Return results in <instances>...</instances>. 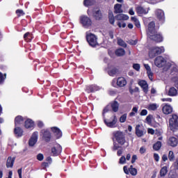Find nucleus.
<instances>
[{
    "mask_svg": "<svg viewBox=\"0 0 178 178\" xmlns=\"http://www.w3.org/2000/svg\"><path fill=\"white\" fill-rule=\"evenodd\" d=\"M86 41L92 48L99 47V43H98V37L93 33L86 32Z\"/></svg>",
    "mask_w": 178,
    "mask_h": 178,
    "instance_id": "obj_1",
    "label": "nucleus"
},
{
    "mask_svg": "<svg viewBox=\"0 0 178 178\" xmlns=\"http://www.w3.org/2000/svg\"><path fill=\"white\" fill-rule=\"evenodd\" d=\"M165 52V48L163 47H152L149 49V56L152 59L155 58L157 55H161Z\"/></svg>",
    "mask_w": 178,
    "mask_h": 178,
    "instance_id": "obj_2",
    "label": "nucleus"
},
{
    "mask_svg": "<svg viewBox=\"0 0 178 178\" xmlns=\"http://www.w3.org/2000/svg\"><path fill=\"white\" fill-rule=\"evenodd\" d=\"M169 128L172 131H176L178 130V116L172 115V118L169 120Z\"/></svg>",
    "mask_w": 178,
    "mask_h": 178,
    "instance_id": "obj_3",
    "label": "nucleus"
},
{
    "mask_svg": "<svg viewBox=\"0 0 178 178\" xmlns=\"http://www.w3.org/2000/svg\"><path fill=\"white\" fill-rule=\"evenodd\" d=\"M168 67H171L170 77L172 79V81H176L178 80V69L175 65H170V63H167Z\"/></svg>",
    "mask_w": 178,
    "mask_h": 178,
    "instance_id": "obj_4",
    "label": "nucleus"
},
{
    "mask_svg": "<svg viewBox=\"0 0 178 178\" xmlns=\"http://www.w3.org/2000/svg\"><path fill=\"white\" fill-rule=\"evenodd\" d=\"M114 136L118 144H120V145H124V143H126V139L124 138V134L121 131H117L114 133Z\"/></svg>",
    "mask_w": 178,
    "mask_h": 178,
    "instance_id": "obj_5",
    "label": "nucleus"
},
{
    "mask_svg": "<svg viewBox=\"0 0 178 178\" xmlns=\"http://www.w3.org/2000/svg\"><path fill=\"white\" fill-rule=\"evenodd\" d=\"M80 23L82 24L85 29H88L92 24L91 19L87 16H81L80 17Z\"/></svg>",
    "mask_w": 178,
    "mask_h": 178,
    "instance_id": "obj_6",
    "label": "nucleus"
},
{
    "mask_svg": "<svg viewBox=\"0 0 178 178\" xmlns=\"http://www.w3.org/2000/svg\"><path fill=\"white\" fill-rule=\"evenodd\" d=\"M155 32H156V29H155V22H151L147 26V37H154V34H155Z\"/></svg>",
    "mask_w": 178,
    "mask_h": 178,
    "instance_id": "obj_7",
    "label": "nucleus"
},
{
    "mask_svg": "<svg viewBox=\"0 0 178 178\" xmlns=\"http://www.w3.org/2000/svg\"><path fill=\"white\" fill-rule=\"evenodd\" d=\"M40 137L44 140V141H46V143H49L51 141V132L48 131L47 129H42L40 131Z\"/></svg>",
    "mask_w": 178,
    "mask_h": 178,
    "instance_id": "obj_8",
    "label": "nucleus"
},
{
    "mask_svg": "<svg viewBox=\"0 0 178 178\" xmlns=\"http://www.w3.org/2000/svg\"><path fill=\"white\" fill-rule=\"evenodd\" d=\"M154 65L157 67H163L166 65V60L163 56H157L154 60Z\"/></svg>",
    "mask_w": 178,
    "mask_h": 178,
    "instance_id": "obj_9",
    "label": "nucleus"
},
{
    "mask_svg": "<svg viewBox=\"0 0 178 178\" xmlns=\"http://www.w3.org/2000/svg\"><path fill=\"white\" fill-rule=\"evenodd\" d=\"M147 133V131H145V129L144 128V126L141 124H138L136 127V134L138 137H143L144 134Z\"/></svg>",
    "mask_w": 178,
    "mask_h": 178,
    "instance_id": "obj_10",
    "label": "nucleus"
},
{
    "mask_svg": "<svg viewBox=\"0 0 178 178\" xmlns=\"http://www.w3.org/2000/svg\"><path fill=\"white\" fill-rule=\"evenodd\" d=\"M147 37L156 42H162V41H163V37H162V35H161V33H158L156 31L154 32V34H153V36Z\"/></svg>",
    "mask_w": 178,
    "mask_h": 178,
    "instance_id": "obj_11",
    "label": "nucleus"
},
{
    "mask_svg": "<svg viewBox=\"0 0 178 178\" xmlns=\"http://www.w3.org/2000/svg\"><path fill=\"white\" fill-rule=\"evenodd\" d=\"M112 121H106V120H104V123L106 125L107 127L114 128L116 127V123H118V118H116V116H113L111 118Z\"/></svg>",
    "mask_w": 178,
    "mask_h": 178,
    "instance_id": "obj_12",
    "label": "nucleus"
},
{
    "mask_svg": "<svg viewBox=\"0 0 178 178\" xmlns=\"http://www.w3.org/2000/svg\"><path fill=\"white\" fill-rule=\"evenodd\" d=\"M38 140V133L34 132L31 136V138L29 139V144L30 147H34L35 144L37 143V141Z\"/></svg>",
    "mask_w": 178,
    "mask_h": 178,
    "instance_id": "obj_13",
    "label": "nucleus"
},
{
    "mask_svg": "<svg viewBox=\"0 0 178 178\" xmlns=\"http://www.w3.org/2000/svg\"><path fill=\"white\" fill-rule=\"evenodd\" d=\"M162 111L164 115H170L173 112V108L169 104H165L162 107Z\"/></svg>",
    "mask_w": 178,
    "mask_h": 178,
    "instance_id": "obj_14",
    "label": "nucleus"
},
{
    "mask_svg": "<svg viewBox=\"0 0 178 178\" xmlns=\"http://www.w3.org/2000/svg\"><path fill=\"white\" fill-rule=\"evenodd\" d=\"M62 152V146L59 144L55 145V146L51 149V153L53 155L58 156Z\"/></svg>",
    "mask_w": 178,
    "mask_h": 178,
    "instance_id": "obj_15",
    "label": "nucleus"
},
{
    "mask_svg": "<svg viewBox=\"0 0 178 178\" xmlns=\"http://www.w3.org/2000/svg\"><path fill=\"white\" fill-rule=\"evenodd\" d=\"M127 84V81L124 77H119L116 80V86L118 87H124Z\"/></svg>",
    "mask_w": 178,
    "mask_h": 178,
    "instance_id": "obj_16",
    "label": "nucleus"
},
{
    "mask_svg": "<svg viewBox=\"0 0 178 178\" xmlns=\"http://www.w3.org/2000/svg\"><path fill=\"white\" fill-rule=\"evenodd\" d=\"M138 86L141 87L143 89V91L145 92V94L148 93V83H147V81L144 80H141L138 81Z\"/></svg>",
    "mask_w": 178,
    "mask_h": 178,
    "instance_id": "obj_17",
    "label": "nucleus"
},
{
    "mask_svg": "<svg viewBox=\"0 0 178 178\" xmlns=\"http://www.w3.org/2000/svg\"><path fill=\"white\" fill-rule=\"evenodd\" d=\"M99 90H101V88L99 86H97V85H92L86 86V92H95V91H99Z\"/></svg>",
    "mask_w": 178,
    "mask_h": 178,
    "instance_id": "obj_18",
    "label": "nucleus"
},
{
    "mask_svg": "<svg viewBox=\"0 0 178 178\" xmlns=\"http://www.w3.org/2000/svg\"><path fill=\"white\" fill-rule=\"evenodd\" d=\"M156 16L157 19H159V20H160L161 22H164L165 13L163 12V10H162L161 9L156 10Z\"/></svg>",
    "mask_w": 178,
    "mask_h": 178,
    "instance_id": "obj_19",
    "label": "nucleus"
},
{
    "mask_svg": "<svg viewBox=\"0 0 178 178\" xmlns=\"http://www.w3.org/2000/svg\"><path fill=\"white\" fill-rule=\"evenodd\" d=\"M51 131L54 133L56 138H60V137H62V131H60L58 127H52Z\"/></svg>",
    "mask_w": 178,
    "mask_h": 178,
    "instance_id": "obj_20",
    "label": "nucleus"
},
{
    "mask_svg": "<svg viewBox=\"0 0 178 178\" xmlns=\"http://www.w3.org/2000/svg\"><path fill=\"white\" fill-rule=\"evenodd\" d=\"M168 144L170 147H176L178 144V139L176 137H170L168 139Z\"/></svg>",
    "mask_w": 178,
    "mask_h": 178,
    "instance_id": "obj_21",
    "label": "nucleus"
},
{
    "mask_svg": "<svg viewBox=\"0 0 178 178\" xmlns=\"http://www.w3.org/2000/svg\"><path fill=\"white\" fill-rule=\"evenodd\" d=\"M144 67L147 70V76H148L149 80H151V81H152V80H153L152 76H154V73H152V71H151V67H149V65L148 64H144Z\"/></svg>",
    "mask_w": 178,
    "mask_h": 178,
    "instance_id": "obj_22",
    "label": "nucleus"
},
{
    "mask_svg": "<svg viewBox=\"0 0 178 178\" xmlns=\"http://www.w3.org/2000/svg\"><path fill=\"white\" fill-rule=\"evenodd\" d=\"M136 12L138 15H147L148 13V9H145L143 7H136Z\"/></svg>",
    "mask_w": 178,
    "mask_h": 178,
    "instance_id": "obj_23",
    "label": "nucleus"
},
{
    "mask_svg": "<svg viewBox=\"0 0 178 178\" xmlns=\"http://www.w3.org/2000/svg\"><path fill=\"white\" fill-rule=\"evenodd\" d=\"M24 120H23V117L18 115L15 118V127L19 126V124H23L24 122Z\"/></svg>",
    "mask_w": 178,
    "mask_h": 178,
    "instance_id": "obj_24",
    "label": "nucleus"
},
{
    "mask_svg": "<svg viewBox=\"0 0 178 178\" xmlns=\"http://www.w3.org/2000/svg\"><path fill=\"white\" fill-rule=\"evenodd\" d=\"M93 16L96 20H100V19H102V13L100 10H95L93 13Z\"/></svg>",
    "mask_w": 178,
    "mask_h": 178,
    "instance_id": "obj_25",
    "label": "nucleus"
},
{
    "mask_svg": "<svg viewBox=\"0 0 178 178\" xmlns=\"http://www.w3.org/2000/svg\"><path fill=\"white\" fill-rule=\"evenodd\" d=\"M159 108V104L156 103L149 104L147 106L148 111H156Z\"/></svg>",
    "mask_w": 178,
    "mask_h": 178,
    "instance_id": "obj_26",
    "label": "nucleus"
},
{
    "mask_svg": "<svg viewBox=\"0 0 178 178\" xmlns=\"http://www.w3.org/2000/svg\"><path fill=\"white\" fill-rule=\"evenodd\" d=\"M25 127L26 129H32L34 127V122L31 119H28L25 121Z\"/></svg>",
    "mask_w": 178,
    "mask_h": 178,
    "instance_id": "obj_27",
    "label": "nucleus"
},
{
    "mask_svg": "<svg viewBox=\"0 0 178 178\" xmlns=\"http://www.w3.org/2000/svg\"><path fill=\"white\" fill-rule=\"evenodd\" d=\"M14 133L16 137H22V136H23V130L17 127H15Z\"/></svg>",
    "mask_w": 178,
    "mask_h": 178,
    "instance_id": "obj_28",
    "label": "nucleus"
},
{
    "mask_svg": "<svg viewBox=\"0 0 178 178\" xmlns=\"http://www.w3.org/2000/svg\"><path fill=\"white\" fill-rule=\"evenodd\" d=\"M13 163H15V158L8 157L7 159L6 167L13 168Z\"/></svg>",
    "mask_w": 178,
    "mask_h": 178,
    "instance_id": "obj_29",
    "label": "nucleus"
},
{
    "mask_svg": "<svg viewBox=\"0 0 178 178\" xmlns=\"http://www.w3.org/2000/svg\"><path fill=\"white\" fill-rule=\"evenodd\" d=\"M123 10H122L121 4L117 3L114 6V13H122Z\"/></svg>",
    "mask_w": 178,
    "mask_h": 178,
    "instance_id": "obj_30",
    "label": "nucleus"
},
{
    "mask_svg": "<svg viewBox=\"0 0 178 178\" xmlns=\"http://www.w3.org/2000/svg\"><path fill=\"white\" fill-rule=\"evenodd\" d=\"M117 20H129V16L124 14H119L115 16Z\"/></svg>",
    "mask_w": 178,
    "mask_h": 178,
    "instance_id": "obj_31",
    "label": "nucleus"
},
{
    "mask_svg": "<svg viewBox=\"0 0 178 178\" xmlns=\"http://www.w3.org/2000/svg\"><path fill=\"white\" fill-rule=\"evenodd\" d=\"M168 95L170 97H176L177 95V90L173 87L170 88L168 91Z\"/></svg>",
    "mask_w": 178,
    "mask_h": 178,
    "instance_id": "obj_32",
    "label": "nucleus"
},
{
    "mask_svg": "<svg viewBox=\"0 0 178 178\" xmlns=\"http://www.w3.org/2000/svg\"><path fill=\"white\" fill-rule=\"evenodd\" d=\"M131 22H134V24H135L136 27H137V29H140L141 27L140 21L138 20V19H137V17H131Z\"/></svg>",
    "mask_w": 178,
    "mask_h": 178,
    "instance_id": "obj_33",
    "label": "nucleus"
},
{
    "mask_svg": "<svg viewBox=\"0 0 178 178\" xmlns=\"http://www.w3.org/2000/svg\"><path fill=\"white\" fill-rule=\"evenodd\" d=\"M111 108L113 112H118V111H119V103H118V102H113V103L111 104Z\"/></svg>",
    "mask_w": 178,
    "mask_h": 178,
    "instance_id": "obj_34",
    "label": "nucleus"
},
{
    "mask_svg": "<svg viewBox=\"0 0 178 178\" xmlns=\"http://www.w3.org/2000/svg\"><path fill=\"white\" fill-rule=\"evenodd\" d=\"M161 147H162V143H161V141H158L153 145V149L155 151H159V149H161Z\"/></svg>",
    "mask_w": 178,
    "mask_h": 178,
    "instance_id": "obj_35",
    "label": "nucleus"
},
{
    "mask_svg": "<svg viewBox=\"0 0 178 178\" xmlns=\"http://www.w3.org/2000/svg\"><path fill=\"white\" fill-rule=\"evenodd\" d=\"M124 54H126V51L123 49H118L115 51V55H117V56H123Z\"/></svg>",
    "mask_w": 178,
    "mask_h": 178,
    "instance_id": "obj_36",
    "label": "nucleus"
},
{
    "mask_svg": "<svg viewBox=\"0 0 178 178\" xmlns=\"http://www.w3.org/2000/svg\"><path fill=\"white\" fill-rule=\"evenodd\" d=\"M95 1L94 0H84L83 1V5L84 6H92V5H94Z\"/></svg>",
    "mask_w": 178,
    "mask_h": 178,
    "instance_id": "obj_37",
    "label": "nucleus"
},
{
    "mask_svg": "<svg viewBox=\"0 0 178 178\" xmlns=\"http://www.w3.org/2000/svg\"><path fill=\"white\" fill-rule=\"evenodd\" d=\"M167 173H168V167L166 166L163 167L160 170V175L161 176V177L166 176Z\"/></svg>",
    "mask_w": 178,
    "mask_h": 178,
    "instance_id": "obj_38",
    "label": "nucleus"
},
{
    "mask_svg": "<svg viewBox=\"0 0 178 178\" xmlns=\"http://www.w3.org/2000/svg\"><path fill=\"white\" fill-rule=\"evenodd\" d=\"M138 112V106H134L132 108L131 112L129 113V116L133 118V116H136V113Z\"/></svg>",
    "mask_w": 178,
    "mask_h": 178,
    "instance_id": "obj_39",
    "label": "nucleus"
},
{
    "mask_svg": "<svg viewBox=\"0 0 178 178\" xmlns=\"http://www.w3.org/2000/svg\"><path fill=\"white\" fill-rule=\"evenodd\" d=\"M129 173H131L132 176H136L137 175V169L133 168V165H131L129 168Z\"/></svg>",
    "mask_w": 178,
    "mask_h": 178,
    "instance_id": "obj_40",
    "label": "nucleus"
},
{
    "mask_svg": "<svg viewBox=\"0 0 178 178\" xmlns=\"http://www.w3.org/2000/svg\"><path fill=\"white\" fill-rule=\"evenodd\" d=\"M118 44L120 47H123V48H126V47H127V44H126V42L124 41H123V40H122V39L118 40Z\"/></svg>",
    "mask_w": 178,
    "mask_h": 178,
    "instance_id": "obj_41",
    "label": "nucleus"
},
{
    "mask_svg": "<svg viewBox=\"0 0 178 178\" xmlns=\"http://www.w3.org/2000/svg\"><path fill=\"white\" fill-rule=\"evenodd\" d=\"M168 159L170 162H173L175 161V153L173 152L170 151L168 153Z\"/></svg>",
    "mask_w": 178,
    "mask_h": 178,
    "instance_id": "obj_42",
    "label": "nucleus"
},
{
    "mask_svg": "<svg viewBox=\"0 0 178 178\" xmlns=\"http://www.w3.org/2000/svg\"><path fill=\"white\" fill-rule=\"evenodd\" d=\"M120 165H124L126 163V156H122L119 159Z\"/></svg>",
    "mask_w": 178,
    "mask_h": 178,
    "instance_id": "obj_43",
    "label": "nucleus"
},
{
    "mask_svg": "<svg viewBox=\"0 0 178 178\" xmlns=\"http://www.w3.org/2000/svg\"><path fill=\"white\" fill-rule=\"evenodd\" d=\"M126 119H127V113L122 115L120 118V123H124V122H126Z\"/></svg>",
    "mask_w": 178,
    "mask_h": 178,
    "instance_id": "obj_44",
    "label": "nucleus"
},
{
    "mask_svg": "<svg viewBox=\"0 0 178 178\" xmlns=\"http://www.w3.org/2000/svg\"><path fill=\"white\" fill-rule=\"evenodd\" d=\"M118 73V70L116 68L112 69L108 72L109 76H115Z\"/></svg>",
    "mask_w": 178,
    "mask_h": 178,
    "instance_id": "obj_45",
    "label": "nucleus"
},
{
    "mask_svg": "<svg viewBox=\"0 0 178 178\" xmlns=\"http://www.w3.org/2000/svg\"><path fill=\"white\" fill-rule=\"evenodd\" d=\"M133 69H134V70H136V72H140V65L138 63H134L133 65Z\"/></svg>",
    "mask_w": 178,
    "mask_h": 178,
    "instance_id": "obj_46",
    "label": "nucleus"
},
{
    "mask_svg": "<svg viewBox=\"0 0 178 178\" xmlns=\"http://www.w3.org/2000/svg\"><path fill=\"white\" fill-rule=\"evenodd\" d=\"M172 169H174V170H178V159H176L175 162L172 165Z\"/></svg>",
    "mask_w": 178,
    "mask_h": 178,
    "instance_id": "obj_47",
    "label": "nucleus"
},
{
    "mask_svg": "<svg viewBox=\"0 0 178 178\" xmlns=\"http://www.w3.org/2000/svg\"><path fill=\"white\" fill-rule=\"evenodd\" d=\"M109 22L111 24H115V18L113 17V15L109 14Z\"/></svg>",
    "mask_w": 178,
    "mask_h": 178,
    "instance_id": "obj_48",
    "label": "nucleus"
},
{
    "mask_svg": "<svg viewBox=\"0 0 178 178\" xmlns=\"http://www.w3.org/2000/svg\"><path fill=\"white\" fill-rule=\"evenodd\" d=\"M169 177L170 178H178V175L176 172H173L172 171H170Z\"/></svg>",
    "mask_w": 178,
    "mask_h": 178,
    "instance_id": "obj_49",
    "label": "nucleus"
},
{
    "mask_svg": "<svg viewBox=\"0 0 178 178\" xmlns=\"http://www.w3.org/2000/svg\"><path fill=\"white\" fill-rule=\"evenodd\" d=\"M16 13L19 17L24 16V11H23V10H17Z\"/></svg>",
    "mask_w": 178,
    "mask_h": 178,
    "instance_id": "obj_50",
    "label": "nucleus"
},
{
    "mask_svg": "<svg viewBox=\"0 0 178 178\" xmlns=\"http://www.w3.org/2000/svg\"><path fill=\"white\" fill-rule=\"evenodd\" d=\"M145 120L147 123H152V115H147Z\"/></svg>",
    "mask_w": 178,
    "mask_h": 178,
    "instance_id": "obj_51",
    "label": "nucleus"
},
{
    "mask_svg": "<svg viewBox=\"0 0 178 178\" xmlns=\"http://www.w3.org/2000/svg\"><path fill=\"white\" fill-rule=\"evenodd\" d=\"M29 37H31V34L30 33L27 32L24 35V38L25 40V41H26V42H29Z\"/></svg>",
    "mask_w": 178,
    "mask_h": 178,
    "instance_id": "obj_52",
    "label": "nucleus"
},
{
    "mask_svg": "<svg viewBox=\"0 0 178 178\" xmlns=\"http://www.w3.org/2000/svg\"><path fill=\"white\" fill-rule=\"evenodd\" d=\"M147 114H148V111L145 109L142 110L140 113V116H147Z\"/></svg>",
    "mask_w": 178,
    "mask_h": 178,
    "instance_id": "obj_53",
    "label": "nucleus"
},
{
    "mask_svg": "<svg viewBox=\"0 0 178 178\" xmlns=\"http://www.w3.org/2000/svg\"><path fill=\"white\" fill-rule=\"evenodd\" d=\"M37 159H38V161H43V159H44V154H38L37 155Z\"/></svg>",
    "mask_w": 178,
    "mask_h": 178,
    "instance_id": "obj_54",
    "label": "nucleus"
},
{
    "mask_svg": "<svg viewBox=\"0 0 178 178\" xmlns=\"http://www.w3.org/2000/svg\"><path fill=\"white\" fill-rule=\"evenodd\" d=\"M146 151H147V149H145V147H141L139 149L140 154H145Z\"/></svg>",
    "mask_w": 178,
    "mask_h": 178,
    "instance_id": "obj_55",
    "label": "nucleus"
},
{
    "mask_svg": "<svg viewBox=\"0 0 178 178\" xmlns=\"http://www.w3.org/2000/svg\"><path fill=\"white\" fill-rule=\"evenodd\" d=\"M5 79H6V75L5 74V77H3V74L0 72V84L1 83H3V80H5Z\"/></svg>",
    "mask_w": 178,
    "mask_h": 178,
    "instance_id": "obj_56",
    "label": "nucleus"
},
{
    "mask_svg": "<svg viewBox=\"0 0 178 178\" xmlns=\"http://www.w3.org/2000/svg\"><path fill=\"white\" fill-rule=\"evenodd\" d=\"M118 26L120 28L122 27V29H124L126 27V23L124 22H118Z\"/></svg>",
    "mask_w": 178,
    "mask_h": 178,
    "instance_id": "obj_57",
    "label": "nucleus"
},
{
    "mask_svg": "<svg viewBox=\"0 0 178 178\" xmlns=\"http://www.w3.org/2000/svg\"><path fill=\"white\" fill-rule=\"evenodd\" d=\"M123 170L126 175H129V173H130V170L127 168V166L126 165L124 166Z\"/></svg>",
    "mask_w": 178,
    "mask_h": 178,
    "instance_id": "obj_58",
    "label": "nucleus"
},
{
    "mask_svg": "<svg viewBox=\"0 0 178 178\" xmlns=\"http://www.w3.org/2000/svg\"><path fill=\"white\" fill-rule=\"evenodd\" d=\"M161 101H163V102H172V98H163Z\"/></svg>",
    "mask_w": 178,
    "mask_h": 178,
    "instance_id": "obj_59",
    "label": "nucleus"
},
{
    "mask_svg": "<svg viewBox=\"0 0 178 178\" xmlns=\"http://www.w3.org/2000/svg\"><path fill=\"white\" fill-rule=\"evenodd\" d=\"M137 161V155L134 154L132 156L131 163H134Z\"/></svg>",
    "mask_w": 178,
    "mask_h": 178,
    "instance_id": "obj_60",
    "label": "nucleus"
},
{
    "mask_svg": "<svg viewBox=\"0 0 178 178\" xmlns=\"http://www.w3.org/2000/svg\"><path fill=\"white\" fill-rule=\"evenodd\" d=\"M154 160L156 161V162H159V155H158V154H154Z\"/></svg>",
    "mask_w": 178,
    "mask_h": 178,
    "instance_id": "obj_61",
    "label": "nucleus"
},
{
    "mask_svg": "<svg viewBox=\"0 0 178 178\" xmlns=\"http://www.w3.org/2000/svg\"><path fill=\"white\" fill-rule=\"evenodd\" d=\"M38 126L41 129L42 127H44V122L42 121L38 122Z\"/></svg>",
    "mask_w": 178,
    "mask_h": 178,
    "instance_id": "obj_62",
    "label": "nucleus"
},
{
    "mask_svg": "<svg viewBox=\"0 0 178 178\" xmlns=\"http://www.w3.org/2000/svg\"><path fill=\"white\" fill-rule=\"evenodd\" d=\"M147 132L149 134H155V131L151 128L148 129Z\"/></svg>",
    "mask_w": 178,
    "mask_h": 178,
    "instance_id": "obj_63",
    "label": "nucleus"
},
{
    "mask_svg": "<svg viewBox=\"0 0 178 178\" xmlns=\"http://www.w3.org/2000/svg\"><path fill=\"white\" fill-rule=\"evenodd\" d=\"M117 149H119V146L116 145V143H114V145L113 147V151H116Z\"/></svg>",
    "mask_w": 178,
    "mask_h": 178,
    "instance_id": "obj_64",
    "label": "nucleus"
}]
</instances>
